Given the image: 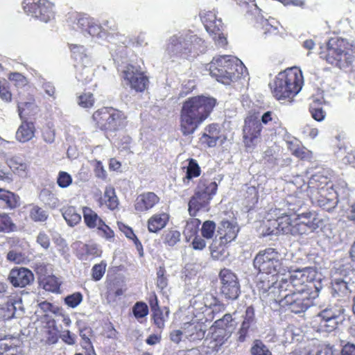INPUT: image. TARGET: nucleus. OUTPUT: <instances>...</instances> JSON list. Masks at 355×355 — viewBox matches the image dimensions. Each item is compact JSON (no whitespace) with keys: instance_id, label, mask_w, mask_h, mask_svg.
<instances>
[{"instance_id":"nucleus-1","label":"nucleus","mask_w":355,"mask_h":355,"mask_svg":"<svg viewBox=\"0 0 355 355\" xmlns=\"http://www.w3.org/2000/svg\"><path fill=\"white\" fill-rule=\"evenodd\" d=\"M207 47L202 37L190 30H182L167 39L165 54L171 62H180L205 52Z\"/></svg>"},{"instance_id":"nucleus-2","label":"nucleus","mask_w":355,"mask_h":355,"mask_svg":"<svg viewBox=\"0 0 355 355\" xmlns=\"http://www.w3.org/2000/svg\"><path fill=\"white\" fill-rule=\"evenodd\" d=\"M317 272L312 267H306L297 269L291 273L289 278H282L279 282L274 280L275 276H271V280H263L258 283L259 288L263 292H269L276 296L277 292L287 293H313L317 288L311 284L315 280Z\"/></svg>"},{"instance_id":"nucleus-3","label":"nucleus","mask_w":355,"mask_h":355,"mask_svg":"<svg viewBox=\"0 0 355 355\" xmlns=\"http://www.w3.org/2000/svg\"><path fill=\"white\" fill-rule=\"evenodd\" d=\"M215 105V98L203 95L187 99L180 110V123L182 134H193L209 116Z\"/></svg>"},{"instance_id":"nucleus-4","label":"nucleus","mask_w":355,"mask_h":355,"mask_svg":"<svg viewBox=\"0 0 355 355\" xmlns=\"http://www.w3.org/2000/svg\"><path fill=\"white\" fill-rule=\"evenodd\" d=\"M210 75L217 81L230 85L246 73V67L237 58L232 55L214 57L207 65Z\"/></svg>"},{"instance_id":"nucleus-5","label":"nucleus","mask_w":355,"mask_h":355,"mask_svg":"<svg viewBox=\"0 0 355 355\" xmlns=\"http://www.w3.org/2000/svg\"><path fill=\"white\" fill-rule=\"evenodd\" d=\"M303 84L302 71L297 67H292L279 73L269 85L277 100H285L295 96L301 91Z\"/></svg>"},{"instance_id":"nucleus-6","label":"nucleus","mask_w":355,"mask_h":355,"mask_svg":"<svg viewBox=\"0 0 355 355\" xmlns=\"http://www.w3.org/2000/svg\"><path fill=\"white\" fill-rule=\"evenodd\" d=\"M351 47L347 40L334 37L329 40L325 47H320V57L339 69H345L354 62Z\"/></svg>"},{"instance_id":"nucleus-7","label":"nucleus","mask_w":355,"mask_h":355,"mask_svg":"<svg viewBox=\"0 0 355 355\" xmlns=\"http://www.w3.org/2000/svg\"><path fill=\"white\" fill-rule=\"evenodd\" d=\"M218 185L202 176L199 180L194 195L191 198L188 204V211L191 216H196L200 209L207 210V207L216 193Z\"/></svg>"},{"instance_id":"nucleus-8","label":"nucleus","mask_w":355,"mask_h":355,"mask_svg":"<svg viewBox=\"0 0 355 355\" xmlns=\"http://www.w3.org/2000/svg\"><path fill=\"white\" fill-rule=\"evenodd\" d=\"M318 290H314L313 293L277 292L274 300L280 306H287L291 312L300 313L313 305V300L318 295Z\"/></svg>"},{"instance_id":"nucleus-9","label":"nucleus","mask_w":355,"mask_h":355,"mask_svg":"<svg viewBox=\"0 0 355 355\" xmlns=\"http://www.w3.org/2000/svg\"><path fill=\"white\" fill-rule=\"evenodd\" d=\"M67 23L73 30L81 32L84 35H91L100 39H105L107 33L94 19L86 14L72 12L67 16Z\"/></svg>"},{"instance_id":"nucleus-10","label":"nucleus","mask_w":355,"mask_h":355,"mask_svg":"<svg viewBox=\"0 0 355 355\" xmlns=\"http://www.w3.org/2000/svg\"><path fill=\"white\" fill-rule=\"evenodd\" d=\"M98 127L103 130L116 131L124 126V114L112 107H103L96 111L92 116Z\"/></svg>"},{"instance_id":"nucleus-11","label":"nucleus","mask_w":355,"mask_h":355,"mask_svg":"<svg viewBox=\"0 0 355 355\" xmlns=\"http://www.w3.org/2000/svg\"><path fill=\"white\" fill-rule=\"evenodd\" d=\"M282 259L281 254L274 248L260 251L254 259V266L260 272L277 274L282 272Z\"/></svg>"},{"instance_id":"nucleus-12","label":"nucleus","mask_w":355,"mask_h":355,"mask_svg":"<svg viewBox=\"0 0 355 355\" xmlns=\"http://www.w3.org/2000/svg\"><path fill=\"white\" fill-rule=\"evenodd\" d=\"M24 12L42 21L47 23L54 18V4L49 0H24Z\"/></svg>"},{"instance_id":"nucleus-13","label":"nucleus","mask_w":355,"mask_h":355,"mask_svg":"<svg viewBox=\"0 0 355 355\" xmlns=\"http://www.w3.org/2000/svg\"><path fill=\"white\" fill-rule=\"evenodd\" d=\"M209 320L201 314L195 315L191 321L184 322L182 325L184 329V340L197 344L204 339L209 324Z\"/></svg>"},{"instance_id":"nucleus-14","label":"nucleus","mask_w":355,"mask_h":355,"mask_svg":"<svg viewBox=\"0 0 355 355\" xmlns=\"http://www.w3.org/2000/svg\"><path fill=\"white\" fill-rule=\"evenodd\" d=\"M219 277L222 295L227 300H236L241 293L237 276L230 270L224 268L220 270Z\"/></svg>"},{"instance_id":"nucleus-15","label":"nucleus","mask_w":355,"mask_h":355,"mask_svg":"<svg viewBox=\"0 0 355 355\" xmlns=\"http://www.w3.org/2000/svg\"><path fill=\"white\" fill-rule=\"evenodd\" d=\"M122 78L125 84L137 92H144L148 85V78L138 66L128 64L122 71Z\"/></svg>"},{"instance_id":"nucleus-16","label":"nucleus","mask_w":355,"mask_h":355,"mask_svg":"<svg viewBox=\"0 0 355 355\" xmlns=\"http://www.w3.org/2000/svg\"><path fill=\"white\" fill-rule=\"evenodd\" d=\"M262 130L259 119L254 114L248 116L243 128V141L248 148L254 147L258 142Z\"/></svg>"},{"instance_id":"nucleus-17","label":"nucleus","mask_w":355,"mask_h":355,"mask_svg":"<svg viewBox=\"0 0 355 355\" xmlns=\"http://www.w3.org/2000/svg\"><path fill=\"white\" fill-rule=\"evenodd\" d=\"M8 280L15 287H25L34 281V275L28 268H15L9 273Z\"/></svg>"},{"instance_id":"nucleus-18","label":"nucleus","mask_w":355,"mask_h":355,"mask_svg":"<svg viewBox=\"0 0 355 355\" xmlns=\"http://www.w3.org/2000/svg\"><path fill=\"white\" fill-rule=\"evenodd\" d=\"M24 313L22 300L21 298H10L2 304L0 309V315L3 320H10L15 317H19Z\"/></svg>"},{"instance_id":"nucleus-19","label":"nucleus","mask_w":355,"mask_h":355,"mask_svg":"<svg viewBox=\"0 0 355 355\" xmlns=\"http://www.w3.org/2000/svg\"><path fill=\"white\" fill-rule=\"evenodd\" d=\"M159 202V198L153 192H146L139 195L135 202V209L137 213L148 211Z\"/></svg>"},{"instance_id":"nucleus-20","label":"nucleus","mask_w":355,"mask_h":355,"mask_svg":"<svg viewBox=\"0 0 355 355\" xmlns=\"http://www.w3.org/2000/svg\"><path fill=\"white\" fill-rule=\"evenodd\" d=\"M239 230L236 223L223 220L218 228L220 244L225 245L234 241L237 236Z\"/></svg>"},{"instance_id":"nucleus-21","label":"nucleus","mask_w":355,"mask_h":355,"mask_svg":"<svg viewBox=\"0 0 355 355\" xmlns=\"http://www.w3.org/2000/svg\"><path fill=\"white\" fill-rule=\"evenodd\" d=\"M21 340L17 337H8L0 339V355H22Z\"/></svg>"},{"instance_id":"nucleus-22","label":"nucleus","mask_w":355,"mask_h":355,"mask_svg":"<svg viewBox=\"0 0 355 355\" xmlns=\"http://www.w3.org/2000/svg\"><path fill=\"white\" fill-rule=\"evenodd\" d=\"M328 171L324 169H320L309 178L308 187L310 189L319 190L318 192H325V187H329V178Z\"/></svg>"},{"instance_id":"nucleus-23","label":"nucleus","mask_w":355,"mask_h":355,"mask_svg":"<svg viewBox=\"0 0 355 355\" xmlns=\"http://www.w3.org/2000/svg\"><path fill=\"white\" fill-rule=\"evenodd\" d=\"M19 196L10 191L0 188V207L13 210L20 206Z\"/></svg>"},{"instance_id":"nucleus-24","label":"nucleus","mask_w":355,"mask_h":355,"mask_svg":"<svg viewBox=\"0 0 355 355\" xmlns=\"http://www.w3.org/2000/svg\"><path fill=\"white\" fill-rule=\"evenodd\" d=\"M35 128L31 121L27 119L21 120V123L17 128L15 134L16 139L21 142L25 143L31 140L35 137Z\"/></svg>"},{"instance_id":"nucleus-25","label":"nucleus","mask_w":355,"mask_h":355,"mask_svg":"<svg viewBox=\"0 0 355 355\" xmlns=\"http://www.w3.org/2000/svg\"><path fill=\"white\" fill-rule=\"evenodd\" d=\"M200 18L206 31L215 32L223 28L221 19H217L214 11H202L200 12Z\"/></svg>"},{"instance_id":"nucleus-26","label":"nucleus","mask_w":355,"mask_h":355,"mask_svg":"<svg viewBox=\"0 0 355 355\" xmlns=\"http://www.w3.org/2000/svg\"><path fill=\"white\" fill-rule=\"evenodd\" d=\"M232 334V330H223L213 329L211 340L208 347L212 352H218L223 345L225 343Z\"/></svg>"},{"instance_id":"nucleus-27","label":"nucleus","mask_w":355,"mask_h":355,"mask_svg":"<svg viewBox=\"0 0 355 355\" xmlns=\"http://www.w3.org/2000/svg\"><path fill=\"white\" fill-rule=\"evenodd\" d=\"M168 220L169 216L166 213L155 214L148 220V230L151 233H157L166 226Z\"/></svg>"},{"instance_id":"nucleus-28","label":"nucleus","mask_w":355,"mask_h":355,"mask_svg":"<svg viewBox=\"0 0 355 355\" xmlns=\"http://www.w3.org/2000/svg\"><path fill=\"white\" fill-rule=\"evenodd\" d=\"M201 306L195 307V309H200L201 313L207 312V314L214 313L220 311L223 308V305L220 303L219 300L214 297L212 294L207 293L203 298V304H200Z\"/></svg>"},{"instance_id":"nucleus-29","label":"nucleus","mask_w":355,"mask_h":355,"mask_svg":"<svg viewBox=\"0 0 355 355\" xmlns=\"http://www.w3.org/2000/svg\"><path fill=\"white\" fill-rule=\"evenodd\" d=\"M352 270L351 266L347 268H341L340 270L341 274H344V278H335L332 282V291L334 295L337 294L338 296L345 295L351 291L349 288L346 276L347 274Z\"/></svg>"},{"instance_id":"nucleus-30","label":"nucleus","mask_w":355,"mask_h":355,"mask_svg":"<svg viewBox=\"0 0 355 355\" xmlns=\"http://www.w3.org/2000/svg\"><path fill=\"white\" fill-rule=\"evenodd\" d=\"M71 55L74 60L82 64H89L91 57L87 49L82 45L71 44L70 46Z\"/></svg>"},{"instance_id":"nucleus-31","label":"nucleus","mask_w":355,"mask_h":355,"mask_svg":"<svg viewBox=\"0 0 355 355\" xmlns=\"http://www.w3.org/2000/svg\"><path fill=\"white\" fill-rule=\"evenodd\" d=\"M83 214L85 223L89 228H99V226L104 222L98 214L89 207H83Z\"/></svg>"},{"instance_id":"nucleus-32","label":"nucleus","mask_w":355,"mask_h":355,"mask_svg":"<svg viewBox=\"0 0 355 355\" xmlns=\"http://www.w3.org/2000/svg\"><path fill=\"white\" fill-rule=\"evenodd\" d=\"M291 215L286 214L284 212L282 214L281 216H279L277 219H275V221L278 223L276 225L277 230H279V234L282 233L283 234H291L293 227V221Z\"/></svg>"},{"instance_id":"nucleus-33","label":"nucleus","mask_w":355,"mask_h":355,"mask_svg":"<svg viewBox=\"0 0 355 355\" xmlns=\"http://www.w3.org/2000/svg\"><path fill=\"white\" fill-rule=\"evenodd\" d=\"M17 110L21 120L34 116L38 111V107L34 101L21 102L17 104Z\"/></svg>"},{"instance_id":"nucleus-34","label":"nucleus","mask_w":355,"mask_h":355,"mask_svg":"<svg viewBox=\"0 0 355 355\" xmlns=\"http://www.w3.org/2000/svg\"><path fill=\"white\" fill-rule=\"evenodd\" d=\"M188 165L184 168L186 169V175L182 178L183 183L188 186L189 185L190 181L194 178H197L200 175L201 170L196 160L193 159H188Z\"/></svg>"},{"instance_id":"nucleus-35","label":"nucleus","mask_w":355,"mask_h":355,"mask_svg":"<svg viewBox=\"0 0 355 355\" xmlns=\"http://www.w3.org/2000/svg\"><path fill=\"white\" fill-rule=\"evenodd\" d=\"M329 189L332 190V193H329V194H333L334 197L338 199V201L340 200H345L349 196V189L347 187V184L344 180H338L335 185L331 184Z\"/></svg>"},{"instance_id":"nucleus-36","label":"nucleus","mask_w":355,"mask_h":355,"mask_svg":"<svg viewBox=\"0 0 355 355\" xmlns=\"http://www.w3.org/2000/svg\"><path fill=\"white\" fill-rule=\"evenodd\" d=\"M61 212L67 223L71 227L76 225L81 220V215L77 212L76 208L73 206L63 207Z\"/></svg>"},{"instance_id":"nucleus-37","label":"nucleus","mask_w":355,"mask_h":355,"mask_svg":"<svg viewBox=\"0 0 355 355\" xmlns=\"http://www.w3.org/2000/svg\"><path fill=\"white\" fill-rule=\"evenodd\" d=\"M328 189L329 187L326 188L324 193L318 192L320 193V196L318 198H315V200L318 206L328 211H330L336 207L338 200L334 196L327 197L325 195L327 194Z\"/></svg>"},{"instance_id":"nucleus-38","label":"nucleus","mask_w":355,"mask_h":355,"mask_svg":"<svg viewBox=\"0 0 355 355\" xmlns=\"http://www.w3.org/2000/svg\"><path fill=\"white\" fill-rule=\"evenodd\" d=\"M293 227L291 235L309 234L315 230V223L312 222L309 225H306L303 222H299L296 219L293 221Z\"/></svg>"},{"instance_id":"nucleus-39","label":"nucleus","mask_w":355,"mask_h":355,"mask_svg":"<svg viewBox=\"0 0 355 355\" xmlns=\"http://www.w3.org/2000/svg\"><path fill=\"white\" fill-rule=\"evenodd\" d=\"M40 285L46 291L58 293L60 291V282L55 276L49 275L41 280Z\"/></svg>"},{"instance_id":"nucleus-40","label":"nucleus","mask_w":355,"mask_h":355,"mask_svg":"<svg viewBox=\"0 0 355 355\" xmlns=\"http://www.w3.org/2000/svg\"><path fill=\"white\" fill-rule=\"evenodd\" d=\"M93 331L90 327H85L79 329V335L81 338L80 345L83 349L90 352H92V351H94L90 340Z\"/></svg>"},{"instance_id":"nucleus-41","label":"nucleus","mask_w":355,"mask_h":355,"mask_svg":"<svg viewBox=\"0 0 355 355\" xmlns=\"http://www.w3.org/2000/svg\"><path fill=\"white\" fill-rule=\"evenodd\" d=\"M322 103V98L313 97V102L310 104L309 110L312 117L318 121H321L324 119L325 113L322 107H319Z\"/></svg>"},{"instance_id":"nucleus-42","label":"nucleus","mask_w":355,"mask_h":355,"mask_svg":"<svg viewBox=\"0 0 355 355\" xmlns=\"http://www.w3.org/2000/svg\"><path fill=\"white\" fill-rule=\"evenodd\" d=\"M180 232L172 228L166 230L162 238L165 245L173 247L180 241Z\"/></svg>"},{"instance_id":"nucleus-43","label":"nucleus","mask_w":355,"mask_h":355,"mask_svg":"<svg viewBox=\"0 0 355 355\" xmlns=\"http://www.w3.org/2000/svg\"><path fill=\"white\" fill-rule=\"evenodd\" d=\"M40 197L44 202L51 209L58 208L60 205V202L58 197L48 189L42 190Z\"/></svg>"},{"instance_id":"nucleus-44","label":"nucleus","mask_w":355,"mask_h":355,"mask_svg":"<svg viewBox=\"0 0 355 355\" xmlns=\"http://www.w3.org/2000/svg\"><path fill=\"white\" fill-rule=\"evenodd\" d=\"M10 167L14 172L21 177H25L27 174L28 166L22 162L19 157H13L10 160Z\"/></svg>"},{"instance_id":"nucleus-45","label":"nucleus","mask_w":355,"mask_h":355,"mask_svg":"<svg viewBox=\"0 0 355 355\" xmlns=\"http://www.w3.org/2000/svg\"><path fill=\"white\" fill-rule=\"evenodd\" d=\"M286 206L288 211L286 214L288 215L296 214L297 215L298 211L303 205V201L300 198L295 196H288L286 200Z\"/></svg>"},{"instance_id":"nucleus-46","label":"nucleus","mask_w":355,"mask_h":355,"mask_svg":"<svg viewBox=\"0 0 355 355\" xmlns=\"http://www.w3.org/2000/svg\"><path fill=\"white\" fill-rule=\"evenodd\" d=\"M232 322V315L227 313L222 318L216 320L211 328L214 329L232 330L234 326Z\"/></svg>"},{"instance_id":"nucleus-47","label":"nucleus","mask_w":355,"mask_h":355,"mask_svg":"<svg viewBox=\"0 0 355 355\" xmlns=\"http://www.w3.org/2000/svg\"><path fill=\"white\" fill-rule=\"evenodd\" d=\"M104 200L105 204L110 209L113 210L118 207L119 202L113 187H107L105 188Z\"/></svg>"},{"instance_id":"nucleus-48","label":"nucleus","mask_w":355,"mask_h":355,"mask_svg":"<svg viewBox=\"0 0 355 355\" xmlns=\"http://www.w3.org/2000/svg\"><path fill=\"white\" fill-rule=\"evenodd\" d=\"M16 230L10 217L5 213L0 214V232H11Z\"/></svg>"},{"instance_id":"nucleus-49","label":"nucleus","mask_w":355,"mask_h":355,"mask_svg":"<svg viewBox=\"0 0 355 355\" xmlns=\"http://www.w3.org/2000/svg\"><path fill=\"white\" fill-rule=\"evenodd\" d=\"M344 311V309L341 307H327L320 311L319 317L321 320H328L332 318H338Z\"/></svg>"},{"instance_id":"nucleus-50","label":"nucleus","mask_w":355,"mask_h":355,"mask_svg":"<svg viewBox=\"0 0 355 355\" xmlns=\"http://www.w3.org/2000/svg\"><path fill=\"white\" fill-rule=\"evenodd\" d=\"M252 355H272L268 347L261 340H255L250 348Z\"/></svg>"},{"instance_id":"nucleus-51","label":"nucleus","mask_w":355,"mask_h":355,"mask_svg":"<svg viewBox=\"0 0 355 355\" xmlns=\"http://www.w3.org/2000/svg\"><path fill=\"white\" fill-rule=\"evenodd\" d=\"M295 219L299 222L304 223L306 225H309L311 223H312V222H313L315 223V230L319 227L320 223V220L318 218L317 215L312 212L297 214Z\"/></svg>"},{"instance_id":"nucleus-52","label":"nucleus","mask_w":355,"mask_h":355,"mask_svg":"<svg viewBox=\"0 0 355 355\" xmlns=\"http://www.w3.org/2000/svg\"><path fill=\"white\" fill-rule=\"evenodd\" d=\"M276 225H278L275 219H269L266 222H263V225L261 227V234L263 236L278 235L279 230Z\"/></svg>"},{"instance_id":"nucleus-53","label":"nucleus","mask_w":355,"mask_h":355,"mask_svg":"<svg viewBox=\"0 0 355 355\" xmlns=\"http://www.w3.org/2000/svg\"><path fill=\"white\" fill-rule=\"evenodd\" d=\"M216 223L212 220L205 221L201 227V234L204 239H211L214 237L216 232Z\"/></svg>"},{"instance_id":"nucleus-54","label":"nucleus","mask_w":355,"mask_h":355,"mask_svg":"<svg viewBox=\"0 0 355 355\" xmlns=\"http://www.w3.org/2000/svg\"><path fill=\"white\" fill-rule=\"evenodd\" d=\"M83 67L77 72L76 78L78 81L83 84H87L90 82L93 77L92 70L87 67L88 64H83Z\"/></svg>"},{"instance_id":"nucleus-55","label":"nucleus","mask_w":355,"mask_h":355,"mask_svg":"<svg viewBox=\"0 0 355 355\" xmlns=\"http://www.w3.org/2000/svg\"><path fill=\"white\" fill-rule=\"evenodd\" d=\"M48 216L47 212L38 206H33L30 211V217L35 222H44Z\"/></svg>"},{"instance_id":"nucleus-56","label":"nucleus","mask_w":355,"mask_h":355,"mask_svg":"<svg viewBox=\"0 0 355 355\" xmlns=\"http://www.w3.org/2000/svg\"><path fill=\"white\" fill-rule=\"evenodd\" d=\"M291 153L300 159H306L310 157V152L303 147L294 144L292 141L288 143Z\"/></svg>"},{"instance_id":"nucleus-57","label":"nucleus","mask_w":355,"mask_h":355,"mask_svg":"<svg viewBox=\"0 0 355 355\" xmlns=\"http://www.w3.org/2000/svg\"><path fill=\"white\" fill-rule=\"evenodd\" d=\"M94 101V96L90 92L84 93L78 98V104L83 108H90L93 107Z\"/></svg>"},{"instance_id":"nucleus-58","label":"nucleus","mask_w":355,"mask_h":355,"mask_svg":"<svg viewBox=\"0 0 355 355\" xmlns=\"http://www.w3.org/2000/svg\"><path fill=\"white\" fill-rule=\"evenodd\" d=\"M132 312L137 319L142 318L148 313L147 304L142 302H137L132 307Z\"/></svg>"},{"instance_id":"nucleus-59","label":"nucleus","mask_w":355,"mask_h":355,"mask_svg":"<svg viewBox=\"0 0 355 355\" xmlns=\"http://www.w3.org/2000/svg\"><path fill=\"white\" fill-rule=\"evenodd\" d=\"M107 264L102 261L100 263L95 264L92 268V276L94 281H99L103 277L106 270Z\"/></svg>"},{"instance_id":"nucleus-60","label":"nucleus","mask_w":355,"mask_h":355,"mask_svg":"<svg viewBox=\"0 0 355 355\" xmlns=\"http://www.w3.org/2000/svg\"><path fill=\"white\" fill-rule=\"evenodd\" d=\"M262 27L264 31V34H272L276 35L278 33L277 30V21L274 19H263L261 21Z\"/></svg>"},{"instance_id":"nucleus-61","label":"nucleus","mask_w":355,"mask_h":355,"mask_svg":"<svg viewBox=\"0 0 355 355\" xmlns=\"http://www.w3.org/2000/svg\"><path fill=\"white\" fill-rule=\"evenodd\" d=\"M252 330L253 326L242 322L237 331V340L241 343L245 341L246 338L250 336V331Z\"/></svg>"},{"instance_id":"nucleus-62","label":"nucleus","mask_w":355,"mask_h":355,"mask_svg":"<svg viewBox=\"0 0 355 355\" xmlns=\"http://www.w3.org/2000/svg\"><path fill=\"white\" fill-rule=\"evenodd\" d=\"M82 301L83 295L79 292L69 295L64 298V302L71 308H76Z\"/></svg>"},{"instance_id":"nucleus-63","label":"nucleus","mask_w":355,"mask_h":355,"mask_svg":"<svg viewBox=\"0 0 355 355\" xmlns=\"http://www.w3.org/2000/svg\"><path fill=\"white\" fill-rule=\"evenodd\" d=\"M200 225V220L198 218H191L187 222L185 226L184 233L189 234L191 236L197 233L199 225Z\"/></svg>"},{"instance_id":"nucleus-64","label":"nucleus","mask_w":355,"mask_h":355,"mask_svg":"<svg viewBox=\"0 0 355 355\" xmlns=\"http://www.w3.org/2000/svg\"><path fill=\"white\" fill-rule=\"evenodd\" d=\"M72 183L71 176L67 172L60 171L57 178V184L61 188H67Z\"/></svg>"}]
</instances>
